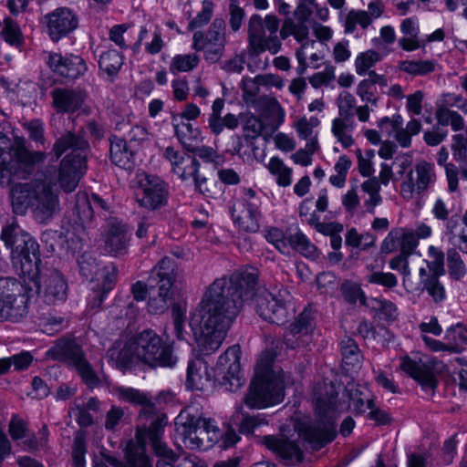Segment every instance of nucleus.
<instances>
[{"label": "nucleus", "mask_w": 467, "mask_h": 467, "mask_svg": "<svg viewBox=\"0 0 467 467\" xmlns=\"http://www.w3.org/2000/svg\"><path fill=\"white\" fill-rule=\"evenodd\" d=\"M423 287L435 303L445 298V289L436 275H430L423 281Z\"/></svg>", "instance_id": "obj_48"}, {"label": "nucleus", "mask_w": 467, "mask_h": 467, "mask_svg": "<svg viewBox=\"0 0 467 467\" xmlns=\"http://www.w3.org/2000/svg\"><path fill=\"white\" fill-rule=\"evenodd\" d=\"M208 380L207 366L202 359L188 362L186 387L189 389H202Z\"/></svg>", "instance_id": "obj_31"}, {"label": "nucleus", "mask_w": 467, "mask_h": 467, "mask_svg": "<svg viewBox=\"0 0 467 467\" xmlns=\"http://www.w3.org/2000/svg\"><path fill=\"white\" fill-rule=\"evenodd\" d=\"M379 60V55L374 50L361 53L356 59L355 67L358 75H364Z\"/></svg>", "instance_id": "obj_50"}, {"label": "nucleus", "mask_w": 467, "mask_h": 467, "mask_svg": "<svg viewBox=\"0 0 467 467\" xmlns=\"http://www.w3.org/2000/svg\"><path fill=\"white\" fill-rule=\"evenodd\" d=\"M108 358L113 362L114 366L121 370L130 368L133 363L134 342L122 343L117 341L107 352Z\"/></svg>", "instance_id": "obj_28"}, {"label": "nucleus", "mask_w": 467, "mask_h": 467, "mask_svg": "<svg viewBox=\"0 0 467 467\" xmlns=\"http://www.w3.org/2000/svg\"><path fill=\"white\" fill-rule=\"evenodd\" d=\"M177 277L176 263L170 257L162 258L151 270L148 278L149 290L151 295L157 287V296H150L149 299L148 309L150 314H161L168 309Z\"/></svg>", "instance_id": "obj_7"}, {"label": "nucleus", "mask_w": 467, "mask_h": 467, "mask_svg": "<svg viewBox=\"0 0 467 467\" xmlns=\"http://www.w3.org/2000/svg\"><path fill=\"white\" fill-rule=\"evenodd\" d=\"M8 431L14 441H20L28 436L29 429L24 420L14 415L9 422Z\"/></svg>", "instance_id": "obj_55"}, {"label": "nucleus", "mask_w": 467, "mask_h": 467, "mask_svg": "<svg viewBox=\"0 0 467 467\" xmlns=\"http://www.w3.org/2000/svg\"><path fill=\"white\" fill-rule=\"evenodd\" d=\"M286 241L294 250L300 253L302 255L306 257H314L316 255V246L310 243L303 233L297 232L294 234H290Z\"/></svg>", "instance_id": "obj_38"}, {"label": "nucleus", "mask_w": 467, "mask_h": 467, "mask_svg": "<svg viewBox=\"0 0 467 467\" xmlns=\"http://www.w3.org/2000/svg\"><path fill=\"white\" fill-rule=\"evenodd\" d=\"M313 320L311 310L305 308L284 335L285 344L290 348L307 346L314 329Z\"/></svg>", "instance_id": "obj_17"}, {"label": "nucleus", "mask_w": 467, "mask_h": 467, "mask_svg": "<svg viewBox=\"0 0 467 467\" xmlns=\"http://www.w3.org/2000/svg\"><path fill=\"white\" fill-rule=\"evenodd\" d=\"M199 60L195 54L178 55L172 58L170 70L173 74L191 71L198 66Z\"/></svg>", "instance_id": "obj_40"}, {"label": "nucleus", "mask_w": 467, "mask_h": 467, "mask_svg": "<svg viewBox=\"0 0 467 467\" xmlns=\"http://www.w3.org/2000/svg\"><path fill=\"white\" fill-rule=\"evenodd\" d=\"M341 293L344 299L349 304H356L358 300L360 304H365L366 296L360 286L355 283H343L341 285Z\"/></svg>", "instance_id": "obj_47"}, {"label": "nucleus", "mask_w": 467, "mask_h": 467, "mask_svg": "<svg viewBox=\"0 0 467 467\" xmlns=\"http://www.w3.org/2000/svg\"><path fill=\"white\" fill-rule=\"evenodd\" d=\"M273 357L263 353L254 368V377L244 401L250 409L266 408L284 398L283 381L272 371Z\"/></svg>", "instance_id": "obj_5"}, {"label": "nucleus", "mask_w": 467, "mask_h": 467, "mask_svg": "<svg viewBox=\"0 0 467 467\" xmlns=\"http://www.w3.org/2000/svg\"><path fill=\"white\" fill-rule=\"evenodd\" d=\"M213 12V3L211 0H203L202 11L189 23L188 29L192 31L206 25L211 20Z\"/></svg>", "instance_id": "obj_49"}, {"label": "nucleus", "mask_w": 467, "mask_h": 467, "mask_svg": "<svg viewBox=\"0 0 467 467\" xmlns=\"http://www.w3.org/2000/svg\"><path fill=\"white\" fill-rule=\"evenodd\" d=\"M343 395L348 400V408L355 414H363L374 406V400L368 397V390L355 382H348L344 389Z\"/></svg>", "instance_id": "obj_25"}, {"label": "nucleus", "mask_w": 467, "mask_h": 467, "mask_svg": "<svg viewBox=\"0 0 467 467\" xmlns=\"http://www.w3.org/2000/svg\"><path fill=\"white\" fill-rule=\"evenodd\" d=\"M37 291L42 295L45 303L56 305L66 300L67 284L63 275L53 269L39 276Z\"/></svg>", "instance_id": "obj_16"}, {"label": "nucleus", "mask_w": 467, "mask_h": 467, "mask_svg": "<svg viewBox=\"0 0 467 467\" xmlns=\"http://www.w3.org/2000/svg\"><path fill=\"white\" fill-rule=\"evenodd\" d=\"M116 391L119 397L133 405L149 404L148 396L139 389L133 388L118 387Z\"/></svg>", "instance_id": "obj_46"}, {"label": "nucleus", "mask_w": 467, "mask_h": 467, "mask_svg": "<svg viewBox=\"0 0 467 467\" xmlns=\"http://www.w3.org/2000/svg\"><path fill=\"white\" fill-rule=\"evenodd\" d=\"M5 245L12 251L13 258L23 253V247L30 241L31 235L17 224L5 226L1 234Z\"/></svg>", "instance_id": "obj_26"}, {"label": "nucleus", "mask_w": 467, "mask_h": 467, "mask_svg": "<svg viewBox=\"0 0 467 467\" xmlns=\"http://www.w3.org/2000/svg\"><path fill=\"white\" fill-rule=\"evenodd\" d=\"M125 411L122 408L112 406L107 412L105 420V428L108 431H114L116 426L124 418Z\"/></svg>", "instance_id": "obj_63"}, {"label": "nucleus", "mask_w": 467, "mask_h": 467, "mask_svg": "<svg viewBox=\"0 0 467 467\" xmlns=\"http://www.w3.org/2000/svg\"><path fill=\"white\" fill-rule=\"evenodd\" d=\"M279 19L276 16L268 15L264 19L259 15H253L248 21L247 52L255 57L265 50L271 54L279 52L282 43L277 36Z\"/></svg>", "instance_id": "obj_8"}, {"label": "nucleus", "mask_w": 467, "mask_h": 467, "mask_svg": "<svg viewBox=\"0 0 467 467\" xmlns=\"http://www.w3.org/2000/svg\"><path fill=\"white\" fill-rule=\"evenodd\" d=\"M86 452V434L84 431H78L72 445V461L75 467H85L84 456Z\"/></svg>", "instance_id": "obj_43"}, {"label": "nucleus", "mask_w": 467, "mask_h": 467, "mask_svg": "<svg viewBox=\"0 0 467 467\" xmlns=\"http://www.w3.org/2000/svg\"><path fill=\"white\" fill-rule=\"evenodd\" d=\"M73 368L88 389L93 390L102 386V379L99 377L86 357L76 363Z\"/></svg>", "instance_id": "obj_34"}, {"label": "nucleus", "mask_w": 467, "mask_h": 467, "mask_svg": "<svg viewBox=\"0 0 467 467\" xmlns=\"http://www.w3.org/2000/svg\"><path fill=\"white\" fill-rule=\"evenodd\" d=\"M429 256L430 261H428V266L430 271L432 272L431 275H436L439 277L440 275H444L445 270L443 253L436 247L431 246L429 248Z\"/></svg>", "instance_id": "obj_51"}, {"label": "nucleus", "mask_w": 467, "mask_h": 467, "mask_svg": "<svg viewBox=\"0 0 467 467\" xmlns=\"http://www.w3.org/2000/svg\"><path fill=\"white\" fill-rule=\"evenodd\" d=\"M126 464L124 467H153L150 457L146 453L143 436L138 431L135 440H130L125 449Z\"/></svg>", "instance_id": "obj_24"}, {"label": "nucleus", "mask_w": 467, "mask_h": 467, "mask_svg": "<svg viewBox=\"0 0 467 467\" xmlns=\"http://www.w3.org/2000/svg\"><path fill=\"white\" fill-rule=\"evenodd\" d=\"M402 234V228H393L383 240L380 247L382 254H388L395 251L397 247V242L400 240Z\"/></svg>", "instance_id": "obj_60"}, {"label": "nucleus", "mask_w": 467, "mask_h": 467, "mask_svg": "<svg viewBox=\"0 0 467 467\" xmlns=\"http://www.w3.org/2000/svg\"><path fill=\"white\" fill-rule=\"evenodd\" d=\"M367 281L370 284L382 285L388 289H392L398 284V279L394 274L380 271L372 272L368 275Z\"/></svg>", "instance_id": "obj_54"}, {"label": "nucleus", "mask_w": 467, "mask_h": 467, "mask_svg": "<svg viewBox=\"0 0 467 467\" xmlns=\"http://www.w3.org/2000/svg\"><path fill=\"white\" fill-rule=\"evenodd\" d=\"M264 125L263 122L254 116L247 118L244 126V138L246 140H254L261 135Z\"/></svg>", "instance_id": "obj_58"}, {"label": "nucleus", "mask_w": 467, "mask_h": 467, "mask_svg": "<svg viewBox=\"0 0 467 467\" xmlns=\"http://www.w3.org/2000/svg\"><path fill=\"white\" fill-rule=\"evenodd\" d=\"M123 65V57L116 50H109L99 57V69L107 74L112 81Z\"/></svg>", "instance_id": "obj_32"}, {"label": "nucleus", "mask_w": 467, "mask_h": 467, "mask_svg": "<svg viewBox=\"0 0 467 467\" xmlns=\"http://www.w3.org/2000/svg\"><path fill=\"white\" fill-rule=\"evenodd\" d=\"M109 142V157L112 163L125 170H131L133 152L128 149L126 139L112 135Z\"/></svg>", "instance_id": "obj_27"}, {"label": "nucleus", "mask_w": 467, "mask_h": 467, "mask_svg": "<svg viewBox=\"0 0 467 467\" xmlns=\"http://www.w3.org/2000/svg\"><path fill=\"white\" fill-rule=\"evenodd\" d=\"M400 253L410 256L415 250L418 244V238L412 232H408L402 228V234L400 235Z\"/></svg>", "instance_id": "obj_59"}, {"label": "nucleus", "mask_w": 467, "mask_h": 467, "mask_svg": "<svg viewBox=\"0 0 467 467\" xmlns=\"http://www.w3.org/2000/svg\"><path fill=\"white\" fill-rule=\"evenodd\" d=\"M200 163L194 158L187 156L184 159V162L182 163L181 166H177L175 168V172L182 180H186L190 177L193 179L198 176Z\"/></svg>", "instance_id": "obj_52"}, {"label": "nucleus", "mask_w": 467, "mask_h": 467, "mask_svg": "<svg viewBox=\"0 0 467 467\" xmlns=\"http://www.w3.org/2000/svg\"><path fill=\"white\" fill-rule=\"evenodd\" d=\"M225 27V22L222 18H215L206 36L202 31H196L193 34V49L203 51L205 59L211 63L219 61L224 51Z\"/></svg>", "instance_id": "obj_10"}, {"label": "nucleus", "mask_w": 467, "mask_h": 467, "mask_svg": "<svg viewBox=\"0 0 467 467\" xmlns=\"http://www.w3.org/2000/svg\"><path fill=\"white\" fill-rule=\"evenodd\" d=\"M117 130L123 133L126 141L139 142L147 138V130L140 125H130L128 122H119L116 126Z\"/></svg>", "instance_id": "obj_42"}, {"label": "nucleus", "mask_w": 467, "mask_h": 467, "mask_svg": "<svg viewBox=\"0 0 467 467\" xmlns=\"http://www.w3.org/2000/svg\"><path fill=\"white\" fill-rule=\"evenodd\" d=\"M129 238L127 228L121 223H111L105 235V251L113 256L127 253Z\"/></svg>", "instance_id": "obj_22"}, {"label": "nucleus", "mask_w": 467, "mask_h": 467, "mask_svg": "<svg viewBox=\"0 0 467 467\" xmlns=\"http://www.w3.org/2000/svg\"><path fill=\"white\" fill-rule=\"evenodd\" d=\"M334 78V67H327L324 71L314 74L309 78V82L315 88H317L323 85H328Z\"/></svg>", "instance_id": "obj_62"}, {"label": "nucleus", "mask_w": 467, "mask_h": 467, "mask_svg": "<svg viewBox=\"0 0 467 467\" xmlns=\"http://www.w3.org/2000/svg\"><path fill=\"white\" fill-rule=\"evenodd\" d=\"M435 116L440 125L451 126L454 131L462 130L464 128L463 118L447 106H439L436 109Z\"/></svg>", "instance_id": "obj_36"}, {"label": "nucleus", "mask_w": 467, "mask_h": 467, "mask_svg": "<svg viewBox=\"0 0 467 467\" xmlns=\"http://www.w3.org/2000/svg\"><path fill=\"white\" fill-rule=\"evenodd\" d=\"M175 135L186 150H194V146L202 141L201 131L198 128H193L189 122H185L182 118H172Z\"/></svg>", "instance_id": "obj_29"}, {"label": "nucleus", "mask_w": 467, "mask_h": 467, "mask_svg": "<svg viewBox=\"0 0 467 467\" xmlns=\"http://www.w3.org/2000/svg\"><path fill=\"white\" fill-rule=\"evenodd\" d=\"M243 97L246 102H254L259 93V85L249 78H244L242 81Z\"/></svg>", "instance_id": "obj_64"}, {"label": "nucleus", "mask_w": 467, "mask_h": 467, "mask_svg": "<svg viewBox=\"0 0 467 467\" xmlns=\"http://www.w3.org/2000/svg\"><path fill=\"white\" fill-rule=\"evenodd\" d=\"M258 277V269L244 267L229 277L215 279L205 289L190 319L199 350L203 355H210L220 348L234 320L245 303L254 297L255 310L262 318L278 326L287 321L288 312L283 300L267 291L256 294Z\"/></svg>", "instance_id": "obj_1"}, {"label": "nucleus", "mask_w": 467, "mask_h": 467, "mask_svg": "<svg viewBox=\"0 0 467 467\" xmlns=\"http://www.w3.org/2000/svg\"><path fill=\"white\" fill-rule=\"evenodd\" d=\"M9 197L16 214L26 215L30 210L33 218L42 224H47L59 212L58 192L43 182L13 183Z\"/></svg>", "instance_id": "obj_2"}, {"label": "nucleus", "mask_w": 467, "mask_h": 467, "mask_svg": "<svg viewBox=\"0 0 467 467\" xmlns=\"http://www.w3.org/2000/svg\"><path fill=\"white\" fill-rule=\"evenodd\" d=\"M449 275L452 279L460 280L466 274L465 265L459 253L454 249L447 252Z\"/></svg>", "instance_id": "obj_44"}, {"label": "nucleus", "mask_w": 467, "mask_h": 467, "mask_svg": "<svg viewBox=\"0 0 467 467\" xmlns=\"http://www.w3.org/2000/svg\"><path fill=\"white\" fill-rule=\"evenodd\" d=\"M46 357L74 367L86 355L81 345L75 338L63 337L54 342V345L47 351Z\"/></svg>", "instance_id": "obj_18"}, {"label": "nucleus", "mask_w": 467, "mask_h": 467, "mask_svg": "<svg viewBox=\"0 0 467 467\" xmlns=\"http://www.w3.org/2000/svg\"><path fill=\"white\" fill-rule=\"evenodd\" d=\"M355 107V98L348 92L340 94L338 98L339 116H345V119L353 117L352 109Z\"/></svg>", "instance_id": "obj_61"}, {"label": "nucleus", "mask_w": 467, "mask_h": 467, "mask_svg": "<svg viewBox=\"0 0 467 467\" xmlns=\"http://www.w3.org/2000/svg\"><path fill=\"white\" fill-rule=\"evenodd\" d=\"M50 96L52 106L57 113H74L85 101V94L72 88H56L50 92Z\"/></svg>", "instance_id": "obj_19"}, {"label": "nucleus", "mask_w": 467, "mask_h": 467, "mask_svg": "<svg viewBox=\"0 0 467 467\" xmlns=\"http://www.w3.org/2000/svg\"><path fill=\"white\" fill-rule=\"evenodd\" d=\"M175 425L192 450L206 451L223 437V432L214 420L202 417L192 409L182 410L175 420Z\"/></svg>", "instance_id": "obj_6"}, {"label": "nucleus", "mask_w": 467, "mask_h": 467, "mask_svg": "<svg viewBox=\"0 0 467 467\" xmlns=\"http://www.w3.org/2000/svg\"><path fill=\"white\" fill-rule=\"evenodd\" d=\"M23 285L16 279L6 280V297L1 308V322H18L27 314V298Z\"/></svg>", "instance_id": "obj_14"}, {"label": "nucleus", "mask_w": 467, "mask_h": 467, "mask_svg": "<svg viewBox=\"0 0 467 467\" xmlns=\"http://www.w3.org/2000/svg\"><path fill=\"white\" fill-rule=\"evenodd\" d=\"M259 205L258 202L245 200L242 205L233 207L232 217L240 229L247 233H256L259 230Z\"/></svg>", "instance_id": "obj_20"}, {"label": "nucleus", "mask_w": 467, "mask_h": 467, "mask_svg": "<svg viewBox=\"0 0 467 467\" xmlns=\"http://www.w3.org/2000/svg\"><path fill=\"white\" fill-rule=\"evenodd\" d=\"M21 264L23 272L31 273L38 271L41 263L39 245L36 241L31 236L30 241L26 243V246L23 247V253L16 256Z\"/></svg>", "instance_id": "obj_30"}, {"label": "nucleus", "mask_w": 467, "mask_h": 467, "mask_svg": "<svg viewBox=\"0 0 467 467\" xmlns=\"http://www.w3.org/2000/svg\"><path fill=\"white\" fill-rule=\"evenodd\" d=\"M400 368L418 381L424 389H434L437 380L431 370L421 361H415L406 357L402 359Z\"/></svg>", "instance_id": "obj_23"}, {"label": "nucleus", "mask_w": 467, "mask_h": 467, "mask_svg": "<svg viewBox=\"0 0 467 467\" xmlns=\"http://www.w3.org/2000/svg\"><path fill=\"white\" fill-rule=\"evenodd\" d=\"M80 273L86 278H93L98 273L99 264L96 259L88 254H83L78 259Z\"/></svg>", "instance_id": "obj_57"}, {"label": "nucleus", "mask_w": 467, "mask_h": 467, "mask_svg": "<svg viewBox=\"0 0 467 467\" xmlns=\"http://www.w3.org/2000/svg\"><path fill=\"white\" fill-rule=\"evenodd\" d=\"M279 436H265L264 444L286 465H295L304 459L303 451L297 443V440L288 435L285 427H281Z\"/></svg>", "instance_id": "obj_13"}, {"label": "nucleus", "mask_w": 467, "mask_h": 467, "mask_svg": "<svg viewBox=\"0 0 467 467\" xmlns=\"http://www.w3.org/2000/svg\"><path fill=\"white\" fill-rule=\"evenodd\" d=\"M50 38L57 42L74 31L78 25L77 15L67 7H58L44 16Z\"/></svg>", "instance_id": "obj_15"}, {"label": "nucleus", "mask_w": 467, "mask_h": 467, "mask_svg": "<svg viewBox=\"0 0 467 467\" xmlns=\"http://www.w3.org/2000/svg\"><path fill=\"white\" fill-rule=\"evenodd\" d=\"M133 342L136 358L151 368L172 367L177 361L171 346L163 343L153 330L142 331Z\"/></svg>", "instance_id": "obj_9"}, {"label": "nucleus", "mask_w": 467, "mask_h": 467, "mask_svg": "<svg viewBox=\"0 0 467 467\" xmlns=\"http://www.w3.org/2000/svg\"><path fill=\"white\" fill-rule=\"evenodd\" d=\"M70 150L61 161L58 171V183L66 192H73L88 168L90 147L83 130L78 133L67 130L54 143L52 151L58 160Z\"/></svg>", "instance_id": "obj_3"}, {"label": "nucleus", "mask_w": 467, "mask_h": 467, "mask_svg": "<svg viewBox=\"0 0 467 467\" xmlns=\"http://www.w3.org/2000/svg\"><path fill=\"white\" fill-rule=\"evenodd\" d=\"M118 270L114 265L105 267V275L102 283L101 292L98 293L95 296L93 306L99 307L104 300L105 296L111 291L117 280Z\"/></svg>", "instance_id": "obj_41"}, {"label": "nucleus", "mask_w": 467, "mask_h": 467, "mask_svg": "<svg viewBox=\"0 0 467 467\" xmlns=\"http://www.w3.org/2000/svg\"><path fill=\"white\" fill-rule=\"evenodd\" d=\"M436 64L432 60H405L400 63V70L414 76H423L435 70Z\"/></svg>", "instance_id": "obj_37"}, {"label": "nucleus", "mask_w": 467, "mask_h": 467, "mask_svg": "<svg viewBox=\"0 0 467 467\" xmlns=\"http://www.w3.org/2000/svg\"><path fill=\"white\" fill-rule=\"evenodd\" d=\"M48 65L51 69L63 78L75 79L86 71L84 60L78 56L62 57L60 54H51Z\"/></svg>", "instance_id": "obj_21"}, {"label": "nucleus", "mask_w": 467, "mask_h": 467, "mask_svg": "<svg viewBox=\"0 0 467 467\" xmlns=\"http://www.w3.org/2000/svg\"><path fill=\"white\" fill-rule=\"evenodd\" d=\"M135 199L140 206L149 210H157L167 203L168 190L160 178L145 176L135 189Z\"/></svg>", "instance_id": "obj_12"}, {"label": "nucleus", "mask_w": 467, "mask_h": 467, "mask_svg": "<svg viewBox=\"0 0 467 467\" xmlns=\"http://www.w3.org/2000/svg\"><path fill=\"white\" fill-rule=\"evenodd\" d=\"M240 347L234 345L219 357L214 368L216 380L231 391H236L244 384V379L240 375Z\"/></svg>", "instance_id": "obj_11"}, {"label": "nucleus", "mask_w": 467, "mask_h": 467, "mask_svg": "<svg viewBox=\"0 0 467 467\" xmlns=\"http://www.w3.org/2000/svg\"><path fill=\"white\" fill-rule=\"evenodd\" d=\"M140 431H141V435L143 436L144 445L146 446V439L148 438L150 442L158 441L161 439L163 434V423L162 420L160 418L155 419L149 428L140 429L138 428L136 432Z\"/></svg>", "instance_id": "obj_56"}, {"label": "nucleus", "mask_w": 467, "mask_h": 467, "mask_svg": "<svg viewBox=\"0 0 467 467\" xmlns=\"http://www.w3.org/2000/svg\"><path fill=\"white\" fill-rule=\"evenodd\" d=\"M340 345L342 361L348 369L359 368L362 356L357 343L350 337H345Z\"/></svg>", "instance_id": "obj_35"}, {"label": "nucleus", "mask_w": 467, "mask_h": 467, "mask_svg": "<svg viewBox=\"0 0 467 467\" xmlns=\"http://www.w3.org/2000/svg\"><path fill=\"white\" fill-rule=\"evenodd\" d=\"M416 190L419 193L424 192L431 179V166L427 162H420L416 165Z\"/></svg>", "instance_id": "obj_53"}, {"label": "nucleus", "mask_w": 467, "mask_h": 467, "mask_svg": "<svg viewBox=\"0 0 467 467\" xmlns=\"http://www.w3.org/2000/svg\"><path fill=\"white\" fill-rule=\"evenodd\" d=\"M4 28L1 32L4 39L13 46H20L24 37L18 25L11 18H5L4 21Z\"/></svg>", "instance_id": "obj_45"}, {"label": "nucleus", "mask_w": 467, "mask_h": 467, "mask_svg": "<svg viewBox=\"0 0 467 467\" xmlns=\"http://www.w3.org/2000/svg\"><path fill=\"white\" fill-rule=\"evenodd\" d=\"M371 24V16H368L367 11L363 10H351L348 13L345 20V33H353L356 26L359 25L363 29L367 28Z\"/></svg>", "instance_id": "obj_39"}, {"label": "nucleus", "mask_w": 467, "mask_h": 467, "mask_svg": "<svg viewBox=\"0 0 467 467\" xmlns=\"http://www.w3.org/2000/svg\"><path fill=\"white\" fill-rule=\"evenodd\" d=\"M353 130V117L345 119V116H339L332 123V132L344 148H348L354 143V140L349 131Z\"/></svg>", "instance_id": "obj_33"}, {"label": "nucleus", "mask_w": 467, "mask_h": 467, "mask_svg": "<svg viewBox=\"0 0 467 467\" xmlns=\"http://www.w3.org/2000/svg\"><path fill=\"white\" fill-rule=\"evenodd\" d=\"M337 392L334 386L326 387L325 394L316 398V420H295L293 428L297 439L303 438L313 450H319L331 442L336 435L334 413L337 410L336 405Z\"/></svg>", "instance_id": "obj_4"}]
</instances>
